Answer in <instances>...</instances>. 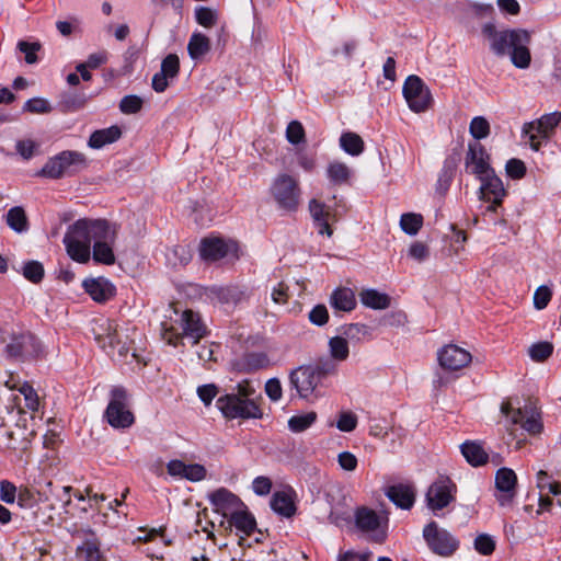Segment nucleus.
<instances>
[{
	"label": "nucleus",
	"instance_id": "f257e3e1",
	"mask_svg": "<svg viewBox=\"0 0 561 561\" xmlns=\"http://www.w3.org/2000/svg\"><path fill=\"white\" fill-rule=\"evenodd\" d=\"M116 239L115 228L105 219H78L68 227L64 244L69 256L87 263L91 257L98 263L112 265L115 263L113 244Z\"/></svg>",
	"mask_w": 561,
	"mask_h": 561
},
{
	"label": "nucleus",
	"instance_id": "f03ea898",
	"mask_svg": "<svg viewBox=\"0 0 561 561\" xmlns=\"http://www.w3.org/2000/svg\"><path fill=\"white\" fill-rule=\"evenodd\" d=\"M482 32L496 56H510L512 64L519 69H527L530 66L531 55L528 48L531 42L530 32L524 28L497 31L491 23L485 24Z\"/></svg>",
	"mask_w": 561,
	"mask_h": 561
},
{
	"label": "nucleus",
	"instance_id": "7ed1b4c3",
	"mask_svg": "<svg viewBox=\"0 0 561 561\" xmlns=\"http://www.w3.org/2000/svg\"><path fill=\"white\" fill-rule=\"evenodd\" d=\"M163 339L168 344L176 346L181 340H188L193 345L207 334L206 325L198 313L185 310L180 314L179 328L162 323Z\"/></svg>",
	"mask_w": 561,
	"mask_h": 561
},
{
	"label": "nucleus",
	"instance_id": "20e7f679",
	"mask_svg": "<svg viewBox=\"0 0 561 561\" xmlns=\"http://www.w3.org/2000/svg\"><path fill=\"white\" fill-rule=\"evenodd\" d=\"M501 412L510 424L519 425L530 435H537L542 431L541 414L533 401H527L524 405L513 399L503 401Z\"/></svg>",
	"mask_w": 561,
	"mask_h": 561
},
{
	"label": "nucleus",
	"instance_id": "39448f33",
	"mask_svg": "<svg viewBox=\"0 0 561 561\" xmlns=\"http://www.w3.org/2000/svg\"><path fill=\"white\" fill-rule=\"evenodd\" d=\"M92 331L95 341L107 352L108 355L117 359L125 360L130 351L126 341H123V334L118 331L117 324L110 319L101 318L94 321Z\"/></svg>",
	"mask_w": 561,
	"mask_h": 561
},
{
	"label": "nucleus",
	"instance_id": "423d86ee",
	"mask_svg": "<svg viewBox=\"0 0 561 561\" xmlns=\"http://www.w3.org/2000/svg\"><path fill=\"white\" fill-rule=\"evenodd\" d=\"M104 419L117 430L128 428L135 423L128 393L123 387H114L111 390V399L104 412Z\"/></svg>",
	"mask_w": 561,
	"mask_h": 561
},
{
	"label": "nucleus",
	"instance_id": "0eeeda50",
	"mask_svg": "<svg viewBox=\"0 0 561 561\" xmlns=\"http://www.w3.org/2000/svg\"><path fill=\"white\" fill-rule=\"evenodd\" d=\"M216 407L226 419H257L262 412L254 398H241L234 393L221 396L216 401Z\"/></svg>",
	"mask_w": 561,
	"mask_h": 561
},
{
	"label": "nucleus",
	"instance_id": "6e6552de",
	"mask_svg": "<svg viewBox=\"0 0 561 561\" xmlns=\"http://www.w3.org/2000/svg\"><path fill=\"white\" fill-rule=\"evenodd\" d=\"M423 538L428 549L443 558L453 556L459 548V540L434 520L424 527Z\"/></svg>",
	"mask_w": 561,
	"mask_h": 561
},
{
	"label": "nucleus",
	"instance_id": "1a4fd4ad",
	"mask_svg": "<svg viewBox=\"0 0 561 561\" xmlns=\"http://www.w3.org/2000/svg\"><path fill=\"white\" fill-rule=\"evenodd\" d=\"M85 164L87 159L83 153L66 150L50 158L38 174L49 179H59L65 174L77 172Z\"/></svg>",
	"mask_w": 561,
	"mask_h": 561
},
{
	"label": "nucleus",
	"instance_id": "9d476101",
	"mask_svg": "<svg viewBox=\"0 0 561 561\" xmlns=\"http://www.w3.org/2000/svg\"><path fill=\"white\" fill-rule=\"evenodd\" d=\"M271 195L279 208L295 210L300 201L298 181L289 174H278L270 188Z\"/></svg>",
	"mask_w": 561,
	"mask_h": 561
},
{
	"label": "nucleus",
	"instance_id": "9b49d317",
	"mask_svg": "<svg viewBox=\"0 0 561 561\" xmlns=\"http://www.w3.org/2000/svg\"><path fill=\"white\" fill-rule=\"evenodd\" d=\"M456 484L448 477L440 476L431 483L426 491V506L438 516V512L449 506L456 500Z\"/></svg>",
	"mask_w": 561,
	"mask_h": 561
},
{
	"label": "nucleus",
	"instance_id": "f8f14e48",
	"mask_svg": "<svg viewBox=\"0 0 561 561\" xmlns=\"http://www.w3.org/2000/svg\"><path fill=\"white\" fill-rule=\"evenodd\" d=\"M403 96L409 108L414 113L425 112L432 103V94L423 80L415 76H409L402 88Z\"/></svg>",
	"mask_w": 561,
	"mask_h": 561
},
{
	"label": "nucleus",
	"instance_id": "ddd939ff",
	"mask_svg": "<svg viewBox=\"0 0 561 561\" xmlns=\"http://www.w3.org/2000/svg\"><path fill=\"white\" fill-rule=\"evenodd\" d=\"M560 121L561 113L553 112L542 115L538 121L524 124L523 134L528 136L533 150L538 151L540 149L541 141L539 138L548 139Z\"/></svg>",
	"mask_w": 561,
	"mask_h": 561
},
{
	"label": "nucleus",
	"instance_id": "4468645a",
	"mask_svg": "<svg viewBox=\"0 0 561 561\" xmlns=\"http://www.w3.org/2000/svg\"><path fill=\"white\" fill-rule=\"evenodd\" d=\"M324 373L319 367H299L290 374V383L300 398H309L321 382Z\"/></svg>",
	"mask_w": 561,
	"mask_h": 561
},
{
	"label": "nucleus",
	"instance_id": "2eb2a0df",
	"mask_svg": "<svg viewBox=\"0 0 561 561\" xmlns=\"http://www.w3.org/2000/svg\"><path fill=\"white\" fill-rule=\"evenodd\" d=\"M517 477L514 470L501 468L495 473V497L501 506H510L516 495Z\"/></svg>",
	"mask_w": 561,
	"mask_h": 561
},
{
	"label": "nucleus",
	"instance_id": "dca6fc26",
	"mask_svg": "<svg viewBox=\"0 0 561 561\" xmlns=\"http://www.w3.org/2000/svg\"><path fill=\"white\" fill-rule=\"evenodd\" d=\"M437 359L442 368L455 371L468 366L472 356L467 350L456 344H448L437 352Z\"/></svg>",
	"mask_w": 561,
	"mask_h": 561
},
{
	"label": "nucleus",
	"instance_id": "f3484780",
	"mask_svg": "<svg viewBox=\"0 0 561 561\" xmlns=\"http://www.w3.org/2000/svg\"><path fill=\"white\" fill-rule=\"evenodd\" d=\"M39 351L41 344L38 340L30 333L13 335L11 342L5 347L8 356L22 359L37 356Z\"/></svg>",
	"mask_w": 561,
	"mask_h": 561
},
{
	"label": "nucleus",
	"instance_id": "a211bd4d",
	"mask_svg": "<svg viewBox=\"0 0 561 561\" xmlns=\"http://www.w3.org/2000/svg\"><path fill=\"white\" fill-rule=\"evenodd\" d=\"M481 182L479 193L480 199L485 202H495L502 204L506 195L502 180L494 173L493 170L478 176Z\"/></svg>",
	"mask_w": 561,
	"mask_h": 561
},
{
	"label": "nucleus",
	"instance_id": "6ab92c4d",
	"mask_svg": "<svg viewBox=\"0 0 561 561\" xmlns=\"http://www.w3.org/2000/svg\"><path fill=\"white\" fill-rule=\"evenodd\" d=\"M208 500L216 513L228 518L238 508H242V501L232 492L225 488H219L208 494Z\"/></svg>",
	"mask_w": 561,
	"mask_h": 561
},
{
	"label": "nucleus",
	"instance_id": "aec40b11",
	"mask_svg": "<svg viewBox=\"0 0 561 561\" xmlns=\"http://www.w3.org/2000/svg\"><path fill=\"white\" fill-rule=\"evenodd\" d=\"M167 471L173 478L184 479L191 482L203 481L207 470L199 463H185L179 459H172L167 463Z\"/></svg>",
	"mask_w": 561,
	"mask_h": 561
},
{
	"label": "nucleus",
	"instance_id": "412c9836",
	"mask_svg": "<svg viewBox=\"0 0 561 561\" xmlns=\"http://www.w3.org/2000/svg\"><path fill=\"white\" fill-rule=\"evenodd\" d=\"M231 252H236L234 243L226 242L220 238H205L201 241L199 254L205 261L215 262L226 257Z\"/></svg>",
	"mask_w": 561,
	"mask_h": 561
},
{
	"label": "nucleus",
	"instance_id": "4be33fe9",
	"mask_svg": "<svg viewBox=\"0 0 561 561\" xmlns=\"http://www.w3.org/2000/svg\"><path fill=\"white\" fill-rule=\"evenodd\" d=\"M466 168L477 176L491 171L489 154L480 142H470L466 156Z\"/></svg>",
	"mask_w": 561,
	"mask_h": 561
},
{
	"label": "nucleus",
	"instance_id": "5701e85b",
	"mask_svg": "<svg viewBox=\"0 0 561 561\" xmlns=\"http://www.w3.org/2000/svg\"><path fill=\"white\" fill-rule=\"evenodd\" d=\"M82 286L90 297L100 304L110 300L116 293L115 286L104 277L84 279Z\"/></svg>",
	"mask_w": 561,
	"mask_h": 561
},
{
	"label": "nucleus",
	"instance_id": "b1692460",
	"mask_svg": "<svg viewBox=\"0 0 561 561\" xmlns=\"http://www.w3.org/2000/svg\"><path fill=\"white\" fill-rule=\"evenodd\" d=\"M386 494L391 502L402 510L411 508L415 502V490L409 484L391 485Z\"/></svg>",
	"mask_w": 561,
	"mask_h": 561
},
{
	"label": "nucleus",
	"instance_id": "393cba45",
	"mask_svg": "<svg viewBox=\"0 0 561 561\" xmlns=\"http://www.w3.org/2000/svg\"><path fill=\"white\" fill-rule=\"evenodd\" d=\"M330 305L335 311L350 312L356 307L355 294L351 288L339 287L331 294Z\"/></svg>",
	"mask_w": 561,
	"mask_h": 561
},
{
	"label": "nucleus",
	"instance_id": "a878e982",
	"mask_svg": "<svg viewBox=\"0 0 561 561\" xmlns=\"http://www.w3.org/2000/svg\"><path fill=\"white\" fill-rule=\"evenodd\" d=\"M228 522L244 536H250L255 530L256 527L254 516L250 512H248L244 504L242 508H238L228 517Z\"/></svg>",
	"mask_w": 561,
	"mask_h": 561
},
{
	"label": "nucleus",
	"instance_id": "bb28decb",
	"mask_svg": "<svg viewBox=\"0 0 561 561\" xmlns=\"http://www.w3.org/2000/svg\"><path fill=\"white\" fill-rule=\"evenodd\" d=\"M121 128L114 125L92 133V135L89 138L88 145L92 149H101L106 145L115 142L121 138Z\"/></svg>",
	"mask_w": 561,
	"mask_h": 561
},
{
	"label": "nucleus",
	"instance_id": "cd10ccee",
	"mask_svg": "<svg viewBox=\"0 0 561 561\" xmlns=\"http://www.w3.org/2000/svg\"><path fill=\"white\" fill-rule=\"evenodd\" d=\"M270 365L267 355L263 352L247 353L238 363V369L244 373H252L266 368Z\"/></svg>",
	"mask_w": 561,
	"mask_h": 561
},
{
	"label": "nucleus",
	"instance_id": "c85d7f7f",
	"mask_svg": "<svg viewBox=\"0 0 561 561\" xmlns=\"http://www.w3.org/2000/svg\"><path fill=\"white\" fill-rule=\"evenodd\" d=\"M461 454L466 460L473 467L486 463L489 459L488 453L482 445L476 442H466L461 445Z\"/></svg>",
	"mask_w": 561,
	"mask_h": 561
},
{
	"label": "nucleus",
	"instance_id": "c756f323",
	"mask_svg": "<svg viewBox=\"0 0 561 561\" xmlns=\"http://www.w3.org/2000/svg\"><path fill=\"white\" fill-rule=\"evenodd\" d=\"M356 526L363 531H376L381 525L379 515L367 507L358 508L356 514Z\"/></svg>",
	"mask_w": 561,
	"mask_h": 561
},
{
	"label": "nucleus",
	"instance_id": "7c9ffc66",
	"mask_svg": "<svg viewBox=\"0 0 561 561\" xmlns=\"http://www.w3.org/2000/svg\"><path fill=\"white\" fill-rule=\"evenodd\" d=\"M359 298L364 306L375 310H383L390 306V297L376 289L369 288L362 290Z\"/></svg>",
	"mask_w": 561,
	"mask_h": 561
},
{
	"label": "nucleus",
	"instance_id": "2f4dec72",
	"mask_svg": "<svg viewBox=\"0 0 561 561\" xmlns=\"http://www.w3.org/2000/svg\"><path fill=\"white\" fill-rule=\"evenodd\" d=\"M271 508L275 513L285 517H291L296 512L291 496L284 491H278L273 494L271 499Z\"/></svg>",
	"mask_w": 561,
	"mask_h": 561
},
{
	"label": "nucleus",
	"instance_id": "473e14b6",
	"mask_svg": "<svg viewBox=\"0 0 561 561\" xmlns=\"http://www.w3.org/2000/svg\"><path fill=\"white\" fill-rule=\"evenodd\" d=\"M209 50V38L199 32L193 33L187 44V51L190 57L196 60L205 56Z\"/></svg>",
	"mask_w": 561,
	"mask_h": 561
},
{
	"label": "nucleus",
	"instance_id": "72a5a7b5",
	"mask_svg": "<svg viewBox=\"0 0 561 561\" xmlns=\"http://www.w3.org/2000/svg\"><path fill=\"white\" fill-rule=\"evenodd\" d=\"M211 293L222 304H238L247 298V291L238 286L216 287Z\"/></svg>",
	"mask_w": 561,
	"mask_h": 561
},
{
	"label": "nucleus",
	"instance_id": "f704fd0d",
	"mask_svg": "<svg viewBox=\"0 0 561 561\" xmlns=\"http://www.w3.org/2000/svg\"><path fill=\"white\" fill-rule=\"evenodd\" d=\"M5 222L18 233H23L28 230V220L25 210L20 206L9 209L5 216Z\"/></svg>",
	"mask_w": 561,
	"mask_h": 561
},
{
	"label": "nucleus",
	"instance_id": "c9c22d12",
	"mask_svg": "<svg viewBox=\"0 0 561 561\" xmlns=\"http://www.w3.org/2000/svg\"><path fill=\"white\" fill-rule=\"evenodd\" d=\"M341 148L351 156H359L364 151V141L359 135L347 131L340 137Z\"/></svg>",
	"mask_w": 561,
	"mask_h": 561
},
{
	"label": "nucleus",
	"instance_id": "e433bc0d",
	"mask_svg": "<svg viewBox=\"0 0 561 561\" xmlns=\"http://www.w3.org/2000/svg\"><path fill=\"white\" fill-rule=\"evenodd\" d=\"M351 169L343 162L332 161L327 169L329 180L334 184L346 183L351 178Z\"/></svg>",
	"mask_w": 561,
	"mask_h": 561
},
{
	"label": "nucleus",
	"instance_id": "4c0bfd02",
	"mask_svg": "<svg viewBox=\"0 0 561 561\" xmlns=\"http://www.w3.org/2000/svg\"><path fill=\"white\" fill-rule=\"evenodd\" d=\"M49 495L54 501L59 502L65 513H68V506L71 504V491L72 488L55 485L53 482L47 483Z\"/></svg>",
	"mask_w": 561,
	"mask_h": 561
},
{
	"label": "nucleus",
	"instance_id": "58836bf2",
	"mask_svg": "<svg viewBox=\"0 0 561 561\" xmlns=\"http://www.w3.org/2000/svg\"><path fill=\"white\" fill-rule=\"evenodd\" d=\"M317 421V413L311 411L299 415H294L288 420V428L293 433H301L309 428Z\"/></svg>",
	"mask_w": 561,
	"mask_h": 561
},
{
	"label": "nucleus",
	"instance_id": "ea45409f",
	"mask_svg": "<svg viewBox=\"0 0 561 561\" xmlns=\"http://www.w3.org/2000/svg\"><path fill=\"white\" fill-rule=\"evenodd\" d=\"M423 225V217L419 214L408 213L403 214L400 219L401 229L410 234L414 236L419 232Z\"/></svg>",
	"mask_w": 561,
	"mask_h": 561
},
{
	"label": "nucleus",
	"instance_id": "a19ab883",
	"mask_svg": "<svg viewBox=\"0 0 561 561\" xmlns=\"http://www.w3.org/2000/svg\"><path fill=\"white\" fill-rule=\"evenodd\" d=\"M330 354L336 360H345L348 357L350 348L346 339L334 336L329 341Z\"/></svg>",
	"mask_w": 561,
	"mask_h": 561
},
{
	"label": "nucleus",
	"instance_id": "79ce46f5",
	"mask_svg": "<svg viewBox=\"0 0 561 561\" xmlns=\"http://www.w3.org/2000/svg\"><path fill=\"white\" fill-rule=\"evenodd\" d=\"M553 345L549 342H538L528 348V355L535 362H543L551 356Z\"/></svg>",
	"mask_w": 561,
	"mask_h": 561
},
{
	"label": "nucleus",
	"instance_id": "37998d69",
	"mask_svg": "<svg viewBox=\"0 0 561 561\" xmlns=\"http://www.w3.org/2000/svg\"><path fill=\"white\" fill-rule=\"evenodd\" d=\"M23 111L32 114H48L53 111V106L44 98H33L24 103Z\"/></svg>",
	"mask_w": 561,
	"mask_h": 561
},
{
	"label": "nucleus",
	"instance_id": "c03bdc74",
	"mask_svg": "<svg viewBox=\"0 0 561 561\" xmlns=\"http://www.w3.org/2000/svg\"><path fill=\"white\" fill-rule=\"evenodd\" d=\"M469 131L474 139H484L490 134V124L482 116L473 117L470 122Z\"/></svg>",
	"mask_w": 561,
	"mask_h": 561
},
{
	"label": "nucleus",
	"instance_id": "a18cd8bd",
	"mask_svg": "<svg viewBox=\"0 0 561 561\" xmlns=\"http://www.w3.org/2000/svg\"><path fill=\"white\" fill-rule=\"evenodd\" d=\"M196 22L204 27H211L217 22V12L208 7H198L195 9Z\"/></svg>",
	"mask_w": 561,
	"mask_h": 561
},
{
	"label": "nucleus",
	"instance_id": "49530a36",
	"mask_svg": "<svg viewBox=\"0 0 561 561\" xmlns=\"http://www.w3.org/2000/svg\"><path fill=\"white\" fill-rule=\"evenodd\" d=\"M180 70V59L175 54H169L161 62L160 72L174 79Z\"/></svg>",
	"mask_w": 561,
	"mask_h": 561
},
{
	"label": "nucleus",
	"instance_id": "de8ad7c7",
	"mask_svg": "<svg viewBox=\"0 0 561 561\" xmlns=\"http://www.w3.org/2000/svg\"><path fill=\"white\" fill-rule=\"evenodd\" d=\"M144 101L138 95H126L119 102V110L124 114H136L142 107Z\"/></svg>",
	"mask_w": 561,
	"mask_h": 561
},
{
	"label": "nucleus",
	"instance_id": "09e8293b",
	"mask_svg": "<svg viewBox=\"0 0 561 561\" xmlns=\"http://www.w3.org/2000/svg\"><path fill=\"white\" fill-rule=\"evenodd\" d=\"M23 275L32 283H38L44 277V267L37 261L27 262L23 267Z\"/></svg>",
	"mask_w": 561,
	"mask_h": 561
},
{
	"label": "nucleus",
	"instance_id": "8fccbe9b",
	"mask_svg": "<svg viewBox=\"0 0 561 561\" xmlns=\"http://www.w3.org/2000/svg\"><path fill=\"white\" fill-rule=\"evenodd\" d=\"M18 49L25 55V61L32 65L37 61L36 53L41 49V44L37 42L28 43L20 41L18 43Z\"/></svg>",
	"mask_w": 561,
	"mask_h": 561
},
{
	"label": "nucleus",
	"instance_id": "3c124183",
	"mask_svg": "<svg viewBox=\"0 0 561 561\" xmlns=\"http://www.w3.org/2000/svg\"><path fill=\"white\" fill-rule=\"evenodd\" d=\"M286 137L290 144L297 145L305 139V129L300 122L293 121L286 129Z\"/></svg>",
	"mask_w": 561,
	"mask_h": 561
},
{
	"label": "nucleus",
	"instance_id": "603ef678",
	"mask_svg": "<svg viewBox=\"0 0 561 561\" xmlns=\"http://www.w3.org/2000/svg\"><path fill=\"white\" fill-rule=\"evenodd\" d=\"M474 548L479 553L489 556L494 551L495 542L489 535H479L474 540Z\"/></svg>",
	"mask_w": 561,
	"mask_h": 561
},
{
	"label": "nucleus",
	"instance_id": "864d4df0",
	"mask_svg": "<svg viewBox=\"0 0 561 561\" xmlns=\"http://www.w3.org/2000/svg\"><path fill=\"white\" fill-rule=\"evenodd\" d=\"M20 392L24 396L26 408L31 411H37L39 399L35 390L28 383H24L21 386Z\"/></svg>",
	"mask_w": 561,
	"mask_h": 561
},
{
	"label": "nucleus",
	"instance_id": "5fc2aeb1",
	"mask_svg": "<svg viewBox=\"0 0 561 561\" xmlns=\"http://www.w3.org/2000/svg\"><path fill=\"white\" fill-rule=\"evenodd\" d=\"M552 293L547 286H540L534 294V306L538 310L545 309L551 300Z\"/></svg>",
	"mask_w": 561,
	"mask_h": 561
},
{
	"label": "nucleus",
	"instance_id": "6e6d98bb",
	"mask_svg": "<svg viewBox=\"0 0 561 561\" xmlns=\"http://www.w3.org/2000/svg\"><path fill=\"white\" fill-rule=\"evenodd\" d=\"M357 425V417L352 412H343L336 422V427L342 432H352Z\"/></svg>",
	"mask_w": 561,
	"mask_h": 561
},
{
	"label": "nucleus",
	"instance_id": "4d7b16f0",
	"mask_svg": "<svg viewBox=\"0 0 561 561\" xmlns=\"http://www.w3.org/2000/svg\"><path fill=\"white\" fill-rule=\"evenodd\" d=\"M506 173L512 179H522L526 173L525 163L518 159H511L505 165Z\"/></svg>",
	"mask_w": 561,
	"mask_h": 561
},
{
	"label": "nucleus",
	"instance_id": "13d9d810",
	"mask_svg": "<svg viewBox=\"0 0 561 561\" xmlns=\"http://www.w3.org/2000/svg\"><path fill=\"white\" fill-rule=\"evenodd\" d=\"M218 393V388L214 383L203 385L197 388V396L205 405H210Z\"/></svg>",
	"mask_w": 561,
	"mask_h": 561
},
{
	"label": "nucleus",
	"instance_id": "bf43d9fd",
	"mask_svg": "<svg viewBox=\"0 0 561 561\" xmlns=\"http://www.w3.org/2000/svg\"><path fill=\"white\" fill-rule=\"evenodd\" d=\"M83 551L85 553L87 561H103V557L100 551V546L98 541L87 540L83 543Z\"/></svg>",
	"mask_w": 561,
	"mask_h": 561
},
{
	"label": "nucleus",
	"instance_id": "052dcab7",
	"mask_svg": "<svg viewBox=\"0 0 561 561\" xmlns=\"http://www.w3.org/2000/svg\"><path fill=\"white\" fill-rule=\"evenodd\" d=\"M309 320L316 325H323L329 320L328 309L324 305H318L309 313Z\"/></svg>",
	"mask_w": 561,
	"mask_h": 561
},
{
	"label": "nucleus",
	"instance_id": "680f3d73",
	"mask_svg": "<svg viewBox=\"0 0 561 561\" xmlns=\"http://www.w3.org/2000/svg\"><path fill=\"white\" fill-rule=\"evenodd\" d=\"M253 492L260 496L267 495L272 489V481L270 478L260 476L252 482Z\"/></svg>",
	"mask_w": 561,
	"mask_h": 561
},
{
	"label": "nucleus",
	"instance_id": "e2e57ef3",
	"mask_svg": "<svg viewBox=\"0 0 561 561\" xmlns=\"http://www.w3.org/2000/svg\"><path fill=\"white\" fill-rule=\"evenodd\" d=\"M15 493H16V488L12 482H10L8 480H2L0 482V499H1V501L9 503V504L14 503Z\"/></svg>",
	"mask_w": 561,
	"mask_h": 561
},
{
	"label": "nucleus",
	"instance_id": "0e129e2a",
	"mask_svg": "<svg viewBox=\"0 0 561 561\" xmlns=\"http://www.w3.org/2000/svg\"><path fill=\"white\" fill-rule=\"evenodd\" d=\"M15 148L23 159L28 160L34 156L36 144L31 139L19 140Z\"/></svg>",
	"mask_w": 561,
	"mask_h": 561
},
{
	"label": "nucleus",
	"instance_id": "69168bd1",
	"mask_svg": "<svg viewBox=\"0 0 561 561\" xmlns=\"http://www.w3.org/2000/svg\"><path fill=\"white\" fill-rule=\"evenodd\" d=\"M337 462L343 470L354 471L357 467V458L350 451H342L337 456Z\"/></svg>",
	"mask_w": 561,
	"mask_h": 561
},
{
	"label": "nucleus",
	"instance_id": "338daca9",
	"mask_svg": "<svg viewBox=\"0 0 561 561\" xmlns=\"http://www.w3.org/2000/svg\"><path fill=\"white\" fill-rule=\"evenodd\" d=\"M84 98H79L76 95H64L60 101V105L66 112H73L78 108H81L84 105Z\"/></svg>",
	"mask_w": 561,
	"mask_h": 561
},
{
	"label": "nucleus",
	"instance_id": "774afa93",
	"mask_svg": "<svg viewBox=\"0 0 561 561\" xmlns=\"http://www.w3.org/2000/svg\"><path fill=\"white\" fill-rule=\"evenodd\" d=\"M428 253L430 252H428V248L426 247V244L419 242V241L412 243L409 249V256H411L412 259H414L419 262H422L425 259H427Z\"/></svg>",
	"mask_w": 561,
	"mask_h": 561
}]
</instances>
